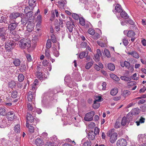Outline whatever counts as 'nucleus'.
<instances>
[{
	"label": "nucleus",
	"instance_id": "obj_1",
	"mask_svg": "<svg viewBox=\"0 0 146 146\" xmlns=\"http://www.w3.org/2000/svg\"><path fill=\"white\" fill-rule=\"evenodd\" d=\"M108 136L110 137V141L112 143H113L117 139V134L115 132L114 129H112L109 130L107 133Z\"/></svg>",
	"mask_w": 146,
	"mask_h": 146
},
{
	"label": "nucleus",
	"instance_id": "obj_2",
	"mask_svg": "<svg viewBox=\"0 0 146 146\" xmlns=\"http://www.w3.org/2000/svg\"><path fill=\"white\" fill-rule=\"evenodd\" d=\"M19 17L21 18L23 17V15L21 13L13 12L10 14L9 16L10 20H12L13 22H15L16 19Z\"/></svg>",
	"mask_w": 146,
	"mask_h": 146
},
{
	"label": "nucleus",
	"instance_id": "obj_3",
	"mask_svg": "<svg viewBox=\"0 0 146 146\" xmlns=\"http://www.w3.org/2000/svg\"><path fill=\"white\" fill-rule=\"evenodd\" d=\"M25 39H21L19 42V44L21 49H24L30 46V42H27Z\"/></svg>",
	"mask_w": 146,
	"mask_h": 146
},
{
	"label": "nucleus",
	"instance_id": "obj_4",
	"mask_svg": "<svg viewBox=\"0 0 146 146\" xmlns=\"http://www.w3.org/2000/svg\"><path fill=\"white\" fill-rule=\"evenodd\" d=\"M95 114V112L92 111L86 113L84 118V120L86 121H90L93 119V117Z\"/></svg>",
	"mask_w": 146,
	"mask_h": 146
},
{
	"label": "nucleus",
	"instance_id": "obj_5",
	"mask_svg": "<svg viewBox=\"0 0 146 146\" xmlns=\"http://www.w3.org/2000/svg\"><path fill=\"white\" fill-rule=\"evenodd\" d=\"M56 4L58 7L60 9H65V7L66 6L67 1L65 0H58Z\"/></svg>",
	"mask_w": 146,
	"mask_h": 146
},
{
	"label": "nucleus",
	"instance_id": "obj_6",
	"mask_svg": "<svg viewBox=\"0 0 146 146\" xmlns=\"http://www.w3.org/2000/svg\"><path fill=\"white\" fill-rule=\"evenodd\" d=\"M10 24L9 25L8 29L11 31L15 29L17 27L18 23L15 22H13L12 20H10Z\"/></svg>",
	"mask_w": 146,
	"mask_h": 146
},
{
	"label": "nucleus",
	"instance_id": "obj_7",
	"mask_svg": "<svg viewBox=\"0 0 146 146\" xmlns=\"http://www.w3.org/2000/svg\"><path fill=\"white\" fill-rule=\"evenodd\" d=\"M15 46V43L12 41H9L5 43V48L7 50L13 49Z\"/></svg>",
	"mask_w": 146,
	"mask_h": 146
},
{
	"label": "nucleus",
	"instance_id": "obj_8",
	"mask_svg": "<svg viewBox=\"0 0 146 146\" xmlns=\"http://www.w3.org/2000/svg\"><path fill=\"white\" fill-rule=\"evenodd\" d=\"M27 121L26 126H28L29 123H31L33 122L34 120V118L32 115L31 113H27V116L26 117Z\"/></svg>",
	"mask_w": 146,
	"mask_h": 146
},
{
	"label": "nucleus",
	"instance_id": "obj_9",
	"mask_svg": "<svg viewBox=\"0 0 146 146\" xmlns=\"http://www.w3.org/2000/svg\"><path fill=\"white\" fill-rule=\"evenodd\" d=\"M27 127L29 128V135H31L32 133H35V136L36 137L38 135V131H36V132L35 131H34L35 129L34 127L31 125H29L28 124V126H26Z\"/></svg>",
	"mask_w": 146,
	"mask_h": 146
},
{
	"label": "nucleus",
	"instance_id": "obj_10",
	"mask_svg": "<svg viewBox=\"0 0 146 146\" xmlns=\"http://www.w3.org/2000/svg\"><path fill=\"white\" fill-rule=\"evenodd\" d=\"M127 142L126 140L123 139H119L117 142V146H126L127 145Z\"/></svg>",
	"mask_w": 146,
	"mask_h": 146
},
{
	"label": "nucleus",
	"instance_id": "obj_11",
	"mask_svg": "<svg viewBox=\"0 0 146 146\" xmlns=\"http://www.w3.org/2000/svg\"><path fill=\"white\" fill-rule=\"evenodd\" d=\"M35 26L34 23L30 21H29L27 26V30L29 32L32 31L34 29Z\"/></svg>",
	"mask_w": 146,
	"mask_h": 146
},
{
	"label": "nucleus",
	"instance_id": "obj_12",
	"mask_svg": "<svg viewBox=\"0 0 146 146\" xmlns=\"http://www.w3.org/2000/svg\"><path fill=\"white\" fill-rule=\"evenodd\" d=\"M7 118L8 120L12 121L14 119L15 115L13 111H9L7 113Z\"/></svg>",
	"mask_w": 146,
	"mask_h": 146
},
{
	"label": "nucleus",
	"instance_id": "obj_13",
	"mask_svg": "<svg viewBox=\"0 0 146 146\" xmlns=\"http://www.w3.org/2000/svg\"><path fill=\"white\" fill-rule=\"evenodd\" d=\"M128 23L130 24L131 26H130L129 27L130 29L131 30H136L137 29V27L136 25H135V23L131 19L129 18L128 16Z\"/></svg>",
	"mask_w": 146,
	"mask_h": 146
},
{
	"label": "nucleus",
	"instance_id": "obj_14",
	"mask_svg": "<svg viewBox=\"0 0 146 146\" xmlns=\"http://www.w3.org/2000/svg\"><path fill=\"white\" fill-rule=\"evenodd\" d=\"M42 21V17L41 15H39L37 16L36 20V22L37 23L36 27L37 28L40 27Z\"/></svg>",
	"mask_w": 146,
	"mask_h": 146
},
{
	"label": "nucleus",
	"instance_id": "obj_15",
	"mask_svg": "<svg viewBox=\"0 0 146 146\" xmlns=\"http://www.w3.org/2000/svg\"><path fill=\"white\" fill-rule=\"evenodd\" d=\"M82 143H83V146H91V142L90 140H88L86 137H85L82 139Z\"/></svg>",
	"mask_w": 146,
	"mask_h": 146
},
{
	"label": "nucleus",
	"instance_id": "obj_16",
	"mask_svg": "<svg viewBox=\"0 0 146 146\" xmlns=\"http://www.w3.org/2000/svg\"><path fill=\"white\" fill-rule=\"evenodd\" d=\"M35 144L37 146H42L44 144V140L41 138H37L35 141Z\"/></svg>",
	"mask_w": 146,
	"mask_h": 146
},
{
	"label": "nucleus",
	"instance_id": "obj_17",
	"mask_svg": "<svg viewBox=\"0 0 146 146\" xmlns=\"http://www.w3.org/2000/svg\"><path fill=\"white\" fill-rule=\"evenodd\" d=\"M19 70L21 72H24L26 71L27 69L28 68L27 67L25 64L24 63H22L20 65Z\"/></svg>",
	"mask_w": 146,
	"mask_h": 146
},
{
	"label": "nucleus",
	"instance_id": "obj_18",
	"mask_svg": "<svg viewBox=\"0 0 146 146\" xmlns=\"http://www.w3.org/2000/svg\"><path fill=\"white\" fill-rule=\"evenodd\" d=\"M95 136L96 135H95L94 133V131H90L88 133V139L90 140H90H94L95 138Z\"/></svg>",
	"mask_w": 146,
	"mask_h": 146
},
{
	"label": "nucleus",
	"instance_id": "obj_19",
	"mask_svg": "<svg viewBox=\"0 0 146 146\" xmlns=\"http://www.w3.org/2000/svg\"><path fill=\"white\" fill-rule=\"evenodd\" d=\"M36 0H29V6L30 7L31 9H33L36 5Z\"/></svg>",
	"mask_w": 146,
	"mask_h": 146
},
{
	"label": "nucleus",
	"instance_id": "obj_20",
	"mask_svg": "<svg viewBox=\"0 0 146 146\" xmlns=\"http://www.w3.org/2000/svg\"><path fill=\"white\" fill-rule=\"evenodd\" d=\"M128 54L131 55L134 58H138L139 57V55L137 52L135 50L130 51L128 52Z\"/></svg>",
	"mask_w": 146,
	"mask_h": 146
},
{
	"label": "nucleus",
	"instance_id": "obj_21",
	"mask_svg": "<svg viewBox=\"0 0 146 146\" xmlns=\"http://www.w3.org/2000/svg\"><path fill=\"white\" fill-rule=\"evenodd\" d=\"M88 54V51L87 50L82 52L79 54V58L81 59H82L85 56H87Z\"/></svg>",
	"mask_w": 146,
	"mask_h": 146
},
{
	"label": "nucleus",
	"instance_id": "obj_22",
	"mask_svg": "<svg viewBox=\"0 0 146 146\" xmlns=\"http://www.w3.org/2000/svg\"><path fill=\"white\" fill-rule=\"evenodd\" d=\"M115 10L116 11L115 12H117L119 13L121 12V11L123 10L121 6L119 4H117L116 5L115 7Z\"/></svg>",
	"mask_w": 146,
	"mask_h": 146
},
{
	"label": "nucleus",
	"instance_id": "obj_23",
	"mask_svg": "<svg viewBox=\"0 0 146 146\" xmlns=\"http://www.w3.org/2000/svg\"><path fill=\"white\" fill-rule=\"evenodd\" d=\"M66 25L67 29L69 32H72L73 28L72 25H74V24H72V25L70 21H68L66 22Z\"/></svg>",
	"mask_w": 146,
	"mask_h": 146
},
{
	"label": "nucleus",
	"instance_id": "obj_24",
	"mask_svg": "<svg viewBox=\"0 0 146 146\" xmlns=\"http://www.w3.org/2000/svg\"><path fill=\"white\" fill-rule=\"evenodd\" d=\"M13 63L16 67L20 65L21 63V60L18 58H15L13 61Z\"/></svg>",
	"mask_w": 146,
	"mask_h": 146
},
{
	"label": "nucleus",
	"instance_id": "obj_25",
	"mask_svg": "<svg viewBox=\"0 0 146 146\" xmlns=\"http://www.w3.org/2000/svg\"><path fill=\"white\" fill-rule=\"evenodd\" d=\"M139 109L136 108L132 110L131 111L128 113V115H136L139 113Z\"/></svg>",
	"mask_w": 146,
	"mask_h": 146
},
{
	"label": "nucleus",
	"instance_id": "obj_26",
	"mask_svg": "<svg viewBox=\"0 0 146 146\" xmlns=\"http://www.w3.org/2000/svg\"><path fill=\"white\" fill-rule=\"evenodd\" d=\"M4 29V27H2L0 28V37H2L4 39L5 38V36L6 35L5 33V31Z\"/></svg>",
	"mask_w": 146,
	"mask_h": 146
},
{
	"label": "nucleus",
	"instance_id": "obj_27",
	"mask_svg": "<svg viewBox=\"0 0 146 146\" xmlns=\"http://www.w3.org/2000/svg\"><path fill=\"white\" fill-rule=\"evenodd\" d=\"M35 74L37 78L40 80L43 79V76L44 75L43 73L38 72H36Z\"/></svg>",
	"mask_w": 146,
	"mask_h": 146
},
{
	"label": "nucleus",
	"instance_id": "obj_28",
	"mask_svg": "<svg viewBox=\"0 0 146 146\" xmlns=\"http://www.w3.org/2000/svg\"><path fill=\"white\" fill-rule=\"evenodd\" d=\"M34 98V92L30 91L28 93L27 99L29 101H31Z\"/></svg>",
	"mask_w": 146,
	"mask_h": 146
},
{
	"label": "nucleus",
	"instance_id": "obj_29",
	"mask_svg": "<svg viewBox=\"0 0 146 146\" xmlns=\"http://www.w3.org/2000/svg\"><path fill=\"white\" fill-rule=\"evenodd\" d=\"M145 119L141 116L139 119V121H136L135 123L137 126H139L140 125V123H143L145 121Z\"/></svg>",
	"mask_w": 146,
	"mask_h": 146
},
{
	"label": "nucleus",
	"instance_id": "obj_30",
	"mask_svg": "<svg viewBox=\"0 0 146 146\" xmlns=\"http://www.w3.org/2000/svg\"><path fill=\"white\" fill-rule=\"evenodd\" d=\"M121 17L123 18H127L128 14L123 10L119 13Z\"/></svg>",
	"mask_w": 146,
	"mask_h": 146
},
{
	"label": "nucleus",
	"instance_id": "obj_31",
	"mask_svg": "<svg viewBox=\"0 0 146 146\" xmlns=\"http://www.w3.org/2000/svg\"><path fill=\"white\" fill-rule=\"evenodd\" d=\"M94 62L92 60L91 61L87 63L85 65V68L86 69H89L93 64Z\"/></svg>",
	"mask_w": 146,
	"mask_h": 146
},
{
	"label": "nucleus",
	"instance_id": "obj_32",
	"mask_svg": "<svg viewBox=\"0 0 146 146\" xmlns=\"http://www.w3.org/2000/svg\"><path fill=\"white\" fill-rule=\"evenodd\" d=\"M97 43L98 44L102 47H106L107 46L106 42L105 41L104 42L103 41L100 40L97 41Z\"/></svg>",
	"mask_w": 146,
	"mask_h": 146
},
{
	"label": "nucleus",
	"instance_id": "obj_33",
	"mask_svg": "<svg viewBox=\"0 0 146 146\" xmlns=\"http://www.w3.org/2000/svg\"><path fill=\"white\" fill-rule=\"evenodd\" d=\"M14 130L16 133H19L20 132V126L19 124L16 125L14 127Z\"/></svg>",
	"mask_w": 146,
	"mask_h": 146
},
{
	"label": "nucleus",
	"instance_id": "obj_34",
	"mask_svg": "<svg viewBox=\"0 0 146 146\" xmlns=\"http://www.w3.org/2000/svg\"><path fill=\"white\" fill-rule=\"evenodd\" d=\"M110 76L112 79L116 81H118L120 80L119 78L114 74H110Z\"/></svg>",
	"mask_w": 146,
	"mask_h": 146
},
{
	"label": "nucleus",
	"instance_id": "obj_35",
	"mask_svg": "<svg viewBox=\"0 0 146 146\" xmlns=\"http://www.w3.org/2000/svg\"><path fill=\"white\" fill-rule=\"evenodd\" d=\"M145 136L143 134H139L138 136V140L140 143H143V140Z\"/></svg>",
	"mask_w": 146,
	"mask_h": 146
},
{
	"label": "nucleus",
	"instance_id": "obj_36",
	"mask_svg": "<svg viewBox=\"0 0 146 146\" xmlns=\"http://www.w3.org/2000/svg\"><path fill=\"white\" fill-rule=\"evenodd\" d=\"M7 122L5 120L3 119L0 123V127L4 128L7 126Z\"/></svg>",
	"mask_w": 146,
	"mask_h": 146
},
{
	"label": "nucleus",
	"instance_id": "obj_37",
	"mask_svg": "<svg viewBox=\"0 0 146 146\" xmlns=\"http://www.w3.org/2000/svg\"><path fill=\"white\" fill-rule=\"evenodd\" d=\"M106 84L105 82H103L102 85H100L98 87L100 90H104L106 88Z\"/></svg>",
	"mask_w": 146,
	"mask_h": 146
},
{
	"label": "nucleus",
	"instance_id": "obj_38",
	"mask_svg": "<svg viewBox=\"0 0 146 146\" xmlns=\"http://www.w3.org/2000/svg\"><path fill=\"white\" fill-rule=\"evenodd\" d=\"M21 24L23 25H25L26 23H27L28 21V17H23L22 18H21Z\"/></svg>",
	"mask_w": 146,
	"mask_h": 146
},
{
	"label": "nucleus",
	"instance_id": "obj_39",
	"mask_svg": "<svg viewBox=\"0 0 146 146\" xmlns=\"http://www.w3.org/2000/svg\"><path fill=\"white\" fill-rule=\"evenodd\" d=\"M25 78V76L23 74H19L18 77V80L20 82H23Z\"/></svg>",
	"mask_w": 146,
	"mask_h": 146
},
{
	"label": "nucleus",
	"instance_id": "obj_40",
	"mask_svg": "<svg viewBox=\"0 0 146 146\" xmlns=\"http://www.w3.org/2000/svg\"><path fill=\"white\" fill-rule=\"evenodd\" d=\"M108 69L111 71H113L115 69V66L111 63L108 64Z\"/></svg>",
	"mask_w": 146,
	"mask_h": 146
},
{
	"label": "nucleus",
	"instance_id": "obj_41",
	"mask_svg": "<svg viewBox=\"0 0 146 146\" xmlns=\"http://www.w3.org/2000/svg\"><path fill=\"white\" fill-rule=\"evenodd\" d=\"M118 89L117 88H115L112 89L110 92V94L112 96L115 95L118 92Z\"/></svg>",
	"mask_w": 146,
	"mask_h": 146
},
{
	"label": "nucleus",
	"instance_id": "obj_42",
	"mask_svg": "<svg viewBox=\"0 0 146 146\" xmlns=\"http://www.w3.org/2000/svg\"><path fill=\"white\" fill-rule=\"evenodd\" d=\"M127 122V118L125 116H124L122 119L121 125L124 126L125 125Z\"/></svg>",
	"mask_w": 146,
	"mask_h": 146
},
{
	"label": "nucleus",
	"instance_id": "obj_43",
	"mask_svg": "<svg viewBox=\"0 0 146 146\" xmlns=\"http://www.w3.org/2000/svg\"><path fill=\"white\" fill-rule=\"evenodd\" d=\"M57 143L56 142H47L45 145V146H57Z\"/></svg>",
	"mask_w": 146,
	"mask_h": 146
},
{
	"label": "nucleus",
	"instance_id": "obj_44",
	"mask_svg": "<svg viewBox=\"0 0 146 146\" xmlns=\"http://www.w3.org/2000/svg\"><path fill=\"white\" fill-rule=\"evenodd\" d=\"M7 114L6 110L3 108H0V115L3 116H5Z\"/></svg>",
	"mask_w": 146,
	"mask_h": 146
},
{
	"label": "nucleus",
	"instance_id": "obj_45",
	"mask_svg": "<svg viewBox=\"0 0 146 146\" xmlns=\"http://www.w3.org/2000/svg\"><path fill=\"white\" fill-rule=\"evenodd\" d=\"M52 42L50 39H48L46 43V49H49L51 46Z\"/></svg>",
	"mask_w": 146,
	"mask_h": 146
},
{
	"label": "nucleus",
	"instance_id": "obj_46",
	"mask_svg": "<svg viewBox=\"0 0 146 146\" xmlns=\"http://www.w3.org/2000/svg\"><path fill=\"white\" fill-rule=\"evenodd\" d=\"M121 23L122 25H127L128 23L127 18H124V19L121 20Z\"/></svg>",
	"mask_w": 146,
	"mask_h": 146
},
{
	"label": "nucleus",
	"instance_id": "obj_47",
	"mask_svg": "<svg viewBox=\"0 0 146 146\" xmlns=\"http://www.w3.org/2000/svg\"><path fill=\"white\" fill-rule=\"evenodd\" d=\"M100 106V104L97 102H94V103L93 104V108L94 109H98Z\"/></svg>",
	"mask_w": 146,
	"mask_h": 146
},
{
	"label": "nucleus",
	"instance_id": "obj_48",
	"mask_svg": "<svg viewBox=\"0 0 146 146\" xmlns=\"http://www.w3.org/2000/svg\"><path fill=\"white\" fill-rule=\"evenodd\" d=\"M53 54L56 57H58L59 56V52L58 50H57V49L56 48L53 50Z\"/></svg>",
	"mask_w": 146,
	"mask_h": 146
},
{
	"label": "nucleus",
	"instance_id": "obj_49",
	"mask_svg": "<svg viewBox=\"0 0 146 146\" xmlns=\"http://www.w3.org/2000/svg\"><path fill=\"white\" fill-rule=\"evenodd\" d=\"M95 100L94 102H100L103 100V99L101 96H96Z\"/></svg>",
	"mask_w": 146,
	"mask_h": 146
},
{
	"label": "nucleus",
	"instance_id": "obj_50",
	"mask_svg": "<svg viewBox=\"0 0 146 146\" xmlns=\"http://www.w3.org/2000/svg\"><path fill=\"white\" fill-rule=\"evenodd\" d=\"M79 19L80 24L82 26L84 25L86 22L85 21V19L82 17H80Z\"/></svg>",
	"mask_w": 146,
	"mask_h": 146
},
{
	"label": "nucleus",
	"instance_id": "obj_51",
	"mask_svg": "<svg viewBox=\"0 0 146 146\" xmlns=\"http://www.w3.org/2000/svg\"><path fill=\"white\" fill-rule=\"evenodd\" d=\"M135 35V33L133 31H128V37H132Z\"/></svg>",
	"mask_w": 146,
	"mask_h": 146
},
{
	"label": "nucleus",
	"instance_id": "obj_52",
	"mask_svg": "<svg viewBox=\"0 0 146 146\" xmlns=\"http://www.w3.org/2000/svg\"><path fill=\"white\" fill-rule=\"evenodd\" d=\"M96 9V8L95 7H94V8L92 10H91L90 11V13H91L92 15V16L94 18H96V16H95V15L97 14V13L95 11H94V10H95Z\"/></svg>",
	"mask_w": 146,
	"mask_h": 146
},
{
	"label": "nucleus",
	"instance_id": "obj_53",
	"mask_svg": "<svg viewBox=\"0 0 146 146\" xmlns=\"http://www.w3.org/2000/svg\"><path fill=\"white\" fill-rule=\"evenodd\" d=\"M45 55L46 58L48 59L50 57L49 53V49H46L45 51Z\"/></svg>",
	"mask_w": 146,
	"mask_h": 146
},
{
	"label": "nucleus",
	"instance_id": "obj_54",
	"mask_svg": "<svg viewBox=\"0 0 146 146\" xmlns=\"http://www.w3.org/2000/svg\"><path fill=\"white\" fill-rule=\"evenodd\" d=\"M121 125L120 122L119 121V120L117 119L115 125V127L116 128H119L120 127Z\"/></svg>",
	"mask_w": 146,
	"mask_h": 146
},
{
	"label": "nucleus",
	"instance_id": "obj_55",
	"mask_svg": "<svg viewBox=\"0 0 146 146\" xmlns=\"http://www.w3.org/2000/svg\"><path fill=\"white\" fill-rule=\"evenodd\" d=\"M88 32L89 34L92 35H94L95 34L94 30L93 29L91 28L88 29Z\"/></svg>",
	"mask_w": 146,
	"mask_h": 146
},
{
	"label": "nucleus",
	"instance_id": "obj_56",
	"mask_svg": "<svg viewBox=\"0 0 146 146\" xmlns=\"http://www.w3.org/2000/svg\"><path fill=\"white\" fill-rule=\"evenodd\" d=\"M9 86L10 88H14L15 86L16 83L15 82L13 81H11V82H9Z\"/></svg>",
	"mask_w": 146,
	"mask_h": 146
},
{
	"label": "nucleus",
	"instance_id": "obj_57",
	"mask_svg": "<svg viewBox=\"0 0 146 146\" xmlns=\"http://www.w3.org/2000/svg\"><path fill=\"white\" fill-rule=\"evenodd\" d=\"M11 97L14 98H17V92L16 91H13L12 92L11 94Z\"/></svg>",
	"mask_w": 146,
	"mask_h": 146
},
{
	"label": "nucleus",
	"instance_id": "obj_58",
	"mask_svg": "<svg viewBox=\"0 0 146 146\" xmlns=\"http://www.w3.org/2000/svg\"><path fill=\"white\" fill-rule=\"evenodd\" d=\"M120 65L122 67H123L125 66L127 68L128 66V62L125 61L124 62H120Z\"/></svg>",
	"mask_w": 146,
	"mask_h": 146
},
{
	"label": "nucleus",
	"instance_id": "obj_59",
	"mask_svg": "<svg viewBox=\"0 0 146 146\" xmlns=\"http://www.w3.org/2000/svg\"><path fill=\"white\" fill-rule=\"evenodd\" d=\"M72 17L76 20H78L80 18L79 15L73 13L72 14Z\"/></svg>",
	"mask_w": 146,
	"mask_h": 146
},
{
	"label": "nucleus",
	"instance_id": "obj_60",
	"mask_svg": "<svg viewBox=\"0 0 146 146\" xmlns=\"http://www.w3.org/2000/svg\"><path fill=\"white\" fill-rule=\"evenodd\" d=\"M13 40L15 41H17L19 40L20 36L18 35H13Z\"/></svg>",
	"mask_w": 146,
	"mask_h": 146
},
{
	"label": "nucleus",
	"instance_id": "obj_61",
	"mask_svg": "<svg viewBox=\"0 0 146 146\" xmlns=\"http://www.w3.org/2000/svg\"><path fill=\"white\" fill-rule=\"evenodd\" d=\"M121 80L125 81H128V76L127 74L123 75V76L121 77Z\"/></svg>",
	"mask_w": 146,
	"mask_h": 146
},
{
	"label": "nucleus",
	"instance_id": "obj_62",
	"mask_svg": "<svg viewBox=\"0 0 146 146\" xmlns=\"http://www.w3.org/2000/svg\"><path fill=\"white\" fill-rule=\"evenodd\" d=\"M104 52L108 58L110 57V53L109 51L107 49H106L104 50Z\"/></svg>",
	"mask_w": 146,
	"mask_h": 146
},
{
	"label": "nucleus",
	"instance_id": "obj_63",
	"mask_svg": "<svg viewBox=\"0 0 146 146\" xmlns=\"http://www.w3.org/2000/svg\"><path fill=\"white\" fill-rule=\"evenodd\" d=\"M55 17L54 12L53 11L52 12V14L50 18V20L51 21H53Z\"/></svg>",
	"mask_w": 146,
	"mask_h": 146
},
{
	"label": "nucleus",
	"instance_id": "obj_64",
	"mask_svg": "<svg viewBox=\"0 0 146 146\" xmlns=\"http://www.w3.org/2000/svg\"><path fill=\"white\" fill-rule=\"evenodd\" d=\"M94 35L92 36V38L96 40L100 37V35L98 33H95Z\"/></svg>",
	"mask_w": 146,
	"mask_h": 146
}]
</instances>
